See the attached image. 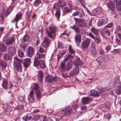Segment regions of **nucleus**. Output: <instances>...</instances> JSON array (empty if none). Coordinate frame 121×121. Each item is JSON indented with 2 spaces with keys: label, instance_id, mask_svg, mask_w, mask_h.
Returning a JSON list of instances; mask_svg holds the SVG:
<instances>
[{
  "label": "nucleus",
  "instance_id": "79ce46f5",
  "mask_svg": "<svg viewBox=\"0 0 121 121\" xmlns=\"http://www.w3.org/2000/svg\"><path fill=\"white\" fill-rule=\"evenodd\" d=\"M29 39L30 38L29 36L27 35H25L22 39V40H23L24 42L29 41Z\"/></svg>",
  "mask_w": 121,
  "mask_h": 121
},
{
  "label": "nucleus",
  "instance_id": "4468645a",
  "mask_svg": "<svg viewBox=\"0 0 121 121\" xmlns=\"http://www.w3.org/2000/svg\"><path fill=\"white\" fill-rule=\"evenodd\" d=\"M15 38L13 37H12L7 39L6 40L5 44L8 45L12 44L15 41Z\"/></svg>",
  "mask_w": 121,
  "mask_h": 121
},
{
  "label": "nucleus",
  "instance_id": "412c9836",
  "mask_svg": "<svg viewBox=\"0 0 121 121\" xmlns=\"http://www.w3.org/2000/svg\"><path fill=\"white\" fill-rule=\"evenodd\" d=\"M8 81L4 79L1 85L3 88L4 89H7V88Z\"/></svg>",
  "mask_w": 121,
  "mask_h": 121
},
{
  "label": "nucleus",
  "instance_id": "a878e982",
  "mask_svg": "<svg viewBox=\"0 0 121 121\" xmlns=\"http://www.w3.org/2000/svg\"><path fill=\"white\" fill-rule=\"evenodd\" d=\"M101 12V10L99 9H98L94 10L93 11V15L96 16L99 15Z\"/></svg>",
  "mask_w": 121,
  "mask_h": 121
},
{
  "label": "nucleus",
  "instance_id": "49530a36",
  "mask_svg": "<svg viewBox=\"0 0 121 121\" xmlns=\"http://www.w3.org/2000/svg\"><path fill=\"white\" fill-rule=\"evenodd\" d=\"M3 58L4 59L6 60H9L10 57L7 54H4L3 55Z\"/></svg>",
  "mask_w": 121,
  "mask_h": 121
},
{
  "label": "nucleus",
  "instance_id": "4d7b16f0",
  "mask_svg": "<svg viewBox=\"0 0 121 121\" xmlns=\"http://www.w3.org/2000/svg\"><path fill=\"white\" fill-rule=\"evenodd\" d=\"M91 51L93 53L96 52V48L95 47H91Z\"/></svg>",
  "mask_w": 121,
  "mask_h": 121
},
{
  "label": "nucleus",
  "instance_id": "20e7f679",
  "mask_svg": "<svg viewBox=\"0 0 121 121\" xmlns=\"http://www.w3.org/2000/svg\"><path fill=\"white\" fill-rule=\"evenodd\" d=\"M91 40L88 38L84 39L82 43V47L84 49H87L89 46Z\"/></svg>",
  "mask_w": 121,
  "mask_h": 121
},
{
  "label": "nucleus",
  "instance_id": "b1692460",
  "mask_svg": "<svg viewBox=\"0 0 121 121\" xmlns=\"http://www.w3.org/2000/svg\"><path fill=\"white\" fill-rule=\"evenodd\" d=\"M70 27L72 29L74 30L77 33H78L80 31V29L79 27L77 26L74 25L72 26H70Z\"/></svg>",
  "mask_w": 121,
  "mask_h": 121
},
{
  "label": "nucleus",
  "instance_id": "5fc2aeb1",
  "mask_svg": "<svg viewBox=\"0 0 121 121\" xmlns=\"http://www.w3.org/2000/svg\"><path fill=\"white\" fill-rule=\"evenodd\" d=\"M111 47L110 45H108L105 48V49L106 52H108L111 49Z\"/></svg>",
  "mask_w": 121,
  "mask_h": 121
},
{
  "label": "nucleus",
  "instance_id": "338daca9",
  "mask_svg": "<svg viewBox=\"0 0 121 121\" xmlns=\"http://www.w3.org/2000/svg\"><path fill=\"white\" fill-rule=\"evenodd\" d=\"M36 15L35 13H34L33 15L32 16V19H35L36 18Z\"/></svg>",
  "mask_w": 121,
  "mask_h": 121
},
{
  "label": "nucleus",
  "instance_id": "c03bdc74",
  "mask_svg": "<svg viewBox=\"0 0 121 121\" xmlns=\"http://www.w3.org/2000/svg\"><path fill=\"white\" fill-rule=\"evenodd\" d=\"M116 92L118 95H120L121 94V91L120 86H119L117 88L116 90Z\"/></svg>",
  "mask_w": 121,
  "mask_h": 121
},
{
  "label": "nucleus",
  "instance_id": "ddd939ff",
  "mask_svg": "<svg viewBox=\"0 0 121 121\" xmlns=\"http://www.w3.org/2000/svg\"><path fill=\"white\" fill-rule=\"evenodd\" d=\"M8 51L9 53L12 56L14 55L16 52V49L12 47H10L8 48Z\"/></svg>",
  "mask_w": 121,
  "mask_h": 121
},
{
  "label": "nucleus",
  "instance_id": "aec40b11",
  "mask_svg": "<svg viewBox=\"0 0 121 121\" xmlns=\"http://www.w3.org/2000/svg\"><path fill=\"white\" fill-rule=\"evenodd\" d=\"M49 30L48 31L52 33H55L56 30V28L55 26L53 24H51L50 26L49 27Z\"/></svg>",
  "mask_w": 121,
  "mask_h": 121
},
{
  "label": "nucleus",
  "instance_id": "a18cd8bd",
  "mask_svg": "<svg viewBox=\"0 0 121 121\" xmlns=\"http://www.w3.org/2000/svg\"><path fill=\"white\" fill-rule=\"evenodd\" d=\"M39 51L40 53H42L44 52H45L46 53L47 50H45L42 47H40L39 48Z\"/></svg>",
  "mask_w": 121,
  "mask_h": 121
},
{
  "label": "nucleus",
  "instance_id": "864d4df0",
  "mask_svg": "<svg viewBox=\"0 0 121 121\" xmlns=\"http://www.w3.org/2000/svg\"><path fill=\"white\" fill-rule=\"evenodd\" d=\"M32 117L31 116L29 117L28 116H26L24 120L25 121H27L31 120L32 119Z\"/></svg>",
  "mask_w": 121,
  "mask_h": 121
},
{
  "label": "nucleus",
  "instance_id": "4c0bfd02",
  "mask_svg": "<svg viewBox=\"0 0 121 121\" xmlns=\"http://www.w3.org/2000/svg\"><path fill=\"white\" fill-rule=\"evenodd\" d=\"M18 55L20 57H22L24 55V53L21 50L18 49L17 51Z\"/></svg>",
  "mask_w": 121,
  "mask_h": 121
},
{
  "label": "nucleus",
  "instance_id": "f8f14e48",
  "mask_svg": "<svg viewBox=\"0 0 121 121\" xmlns=\"http://www.w3.org/2000/svg\"><path fill=\"white\" fill-rule=\"evenodd\" d=\"M88 95L94 97L98 96L99 95V93L98 91L96 90H92L91 91L88 93Z\"/></svg>",
  "mask_w": 121,
  "mask_h": 121
},
{
  "label": "nucleus",
  "instance_id": "bf43d9fd",
  "mask_svg": "<svg viewBox=\"0 0 121 121\" xmlns=\"http://www.w3.org/2000/svg\"><path fill=\"white\" fill-rule=\"evenodd\" d=\"M69 52L71 54H73L74 52L72 48V47L71 46H69Z\"/></svg>",
  "mask_w": 121,
  "mask_h": 121
},
{
  "label": "nucleus",
  "instance_id": "e433bc0d",
  "mask_svg": "<svg viewBox=\"0 0 121 121\" xmlns=\"http://www.w3.org/2000/svg\"><path fill=\"white\" fill-rule=\"evenodd\" d=\"M41 3V0H35L33 3L35 7L39 6L40 4Z\"/></svg>",
  "mask_w": 121,
  "mask_h": 121
},
{
  "label": "nucleus",
  "instance_id": "2f4dec72",
  "mask_svg": "<svg viewBox=\"0 0 121 121\" xmlns=\"http://www.w3.org/2000/svg\"><path fill=\"white\" fill-rule=\"evenodd\" d=\"M39 65L41 68H44L46 67V65L44 61L42 60H41L39 61Z\"/></svg>",
  "mask_w": 121,
  "mask_h": 121
},
{
  "label": "nucleus",
  "instance_id": "58836bf2",
  "mask_svg": "<svg viewBox=\"0 0 121 121\" xmlns=\"http://www.w3.org/2000/svg\"><path fill=\"white\" fill-rule=\"evenodd\" d=\"M34 65L35 66H37L39 65V61L35 57L34 62Z\"/></svg>",
  "mask_w": 121,
  "mask_h": 121
},
{
  "label": "nucleus",
  "instance_id": "7c9ffc66",
  "mask_svg": "<svg viewBox=\"0 0 121 121\" xmlns=\"http://www.w3.org/2000/svg\"><path fill=\"white\" fill-rule=\"evenodd\" d=\"M66 4V3L65 2L59 1L58 2L57 6L62 7L65 6Z\"/></svg>",
  "mask_w": 121,
  "mask_h": 121
},
{
  "label": "nucleus",
  "instance_id": "de8ad7c7",
  "mask_svg": "<svg viewBox=\"0 0 121 121\" xmlns=\"http://www.w3.org/2000/svg\"><path fill=\"white\" fill-rule=\"evenodd\" d=\"M34 86L33 88L35 91H36L39 90H38L39 88V86L38 84H34Z\"/></svg>",
  "mask_w": 121,
  "mask_h": 121
},
{
  "label": "nucleus",
  "instance_id": "6ab92c4d",
  "mask_svg": "<svg viewBox=\"0 0 121 121\" xmlns=\"http://www.w3.org/2000/svg\"><path fill=\"white\" fill-rule=\"evenodd\" d=\"M107 4L108 7H109L112 11H113L115 8V5L111 1H109V2H108Z\"/></svg>",
  "mask_w": 121,
  "mask_h": 121
},
{
  "label": "nucleus",
  "instance_id": "f3484780",
  "mask_svg": "<svg viewBox=\"0 0 121 121\" xmlns=\"http://www.w3.org/2000/svg\"><path fill=\"white\" fill-rule=\"evenodd\" d=\"M40 118H41L42 119V121H46V118L44 116H42L39 115L35 116L33 118V119L35 121H36L38 120Z\"/></svg>",
  "mask_w": 121,
  "mask_h": 121
},
{
  "label": "nucleus",
  "instance_id": "c756f323",
  "mask_svg": "<svg viewBox=\"0 0 121 121\" xmlns=\"http://www.w3.org/2000/svg\"><path fill=\"white\" fill-rule=\"evenodd\" d=\"M60 11L59 9H57L55 15L57 18L58 21H59V18L60 15Z\"/></svg>",
  "mask_w": 121,
  "mask_h": 121
},
{
  "label": "nucleus",
  "instance_id": "a211bd4d",
  "mask_svg": "<svg viewBox=\"0 0 121 121\" xmlns=\"http://www.w3.org/2000/svg\"><path fill=\"white\" fill-rule=\"evenodd\" d=\"M25 61L23 63V65L25 67L27 68L30 65L31 59L30 58H26L24 59Z\"/></svg>",
  "mask_w": 121,
  "mask_h": 121
},
{
  "label": "nucleus",
  "instance_id": "052dcab7",
  "mask_svg": "<svg viewBox=\"0 0 121 121\" xmlns=\"http://www.w3.org/2000/svg\"><path fill=\"white\" fill-rule=\"evenodd\" d=\"M101 106V107H103L104 108L106 107L107 108H109L110 107V105L109 104L108 106H107L105 104H104L102 105Z\"/></svg>",
  "mask_w": 121,
  "mask_h": 121
},
{
  "label": "nucleus",
  "instance_id": "f257e3e1",
  "mask_svg": "<svg viewBox=\"0 0 121 121\" xmlns=\"http://www.w3.org/2000/svg\"><path fill=\"white\" fill-rule=\"evenodd\" d=\"M22 60L18 58L17 56L14 57L13 64L15 69L19 72L22 71Z\"/></svg>",
  "mask_w": 121,
  "mask_h": 121
},
{
  "label": "nucleus",
  "instance_id": "13d9d810",
  "mask_svg": "<svg viewBox=\"0 0 121 121\" xmlns=\"http://www.w3.org/2000/svg\"><path fill=\"white\" fill-rule=\"evenodd\" d=\"M0 65L3 67H5L6 66V65L5 62H4L3 60L0 61Z\"/></svg>",
  "mask_w": 121,
  "mask_h": 121
},
{
  "label": "nucleus",
  "instance_id": "c85d7f7f",
  "mask_svg": "<svg viewBox=\"0 0 121 121\" xmlns=\"http://www.w3.org/2000/svg\"><path fill=\"white\" fill-rule=\"evenodd\" d=\"M35 94L38 99H39L41 97L42 94L39 90H38V91H36Z\"/></svg>",
  "mask_w": 121,
  "mask_h": 121
},
{
  "label": "nucleus",
  "instance_id": "39448f33",
  "mask_svg": "<svg viewBox=\"0 0 121 121\" xmlns=\"http://www.w3.org/2000/svg\"><path fill=\"white\" fill-rule=\"evenodd\" d=\"M108 22V19L107 18H104L100 19L99 20L98 25V26H100L106 25Z\"/></svg>",
  "mask_w": 121,
  "mask_h": 121
},
{
  "label": "nucleus",
  "instance_id": "dca6fc26",
  "mask_svg": "<svg viewBox=\"0 0 121 121\" xmlns=\"http://www.w3.org/2000/svg\"><path fill=\"white\" fill-rule=\"evenodd\" d=\"M79 68H78L75 67L74 69L69 73L70 76H72L74 75H77L79 72Z\"/></svg>",
  "mask_w": 121,
  "mask_h": 121
},
{
  "label": "nucleus",
  "instance_id": "37998d69",
  "mask_svg": "<svg viewBox=\"0 0 121 121\" xmlns=\"http://www.w3.org/2000/svg\"><path fill=\"white\" fill-rule=\"evenodd\" d=\"M120 52V49H115L111 52L113 54H115L117 53H119Z\"/></svg>",
  "mask_w": 121,
  "mask_h": 121
},
{
  "label": "nucleus",
  "instance_id": "5701e85b",
  "mask_svg": "<svg viewBox=\"0 0 121 121\" xmlns=\"http://www.w3.org/2000/svg\"><path fill=\"white\" fill-rule=\"evenodd\" d=\"M45 54H42L39 52H37L36 54V56L35 57L37 59H40L44 57Z\"/></svg>",
  "mask_w": 121,
  "mask_h": 121
},
{
  "label": "nucleus",
  "instance_id": "ea45409f",
  "mask_svg": "<svg viewBox=\"0 0 121 121\" xmlns=\"http://www.w3.org/2000/svg\"><path fill=\"white\" fill-rule=\"evenodd\" d=\"M6 108L7 112H10L12 111L13 107L10 106L9 104H8L7 105Z\"/></svg>",
  "mask_w": 121,
  "mask_h": 121
},
{
  "label": "nucleus",
  "instance_id": "bb28decb",
  "mask_svg": "<svg viewBox=\"0 0 121 121\" xmlns=\"http://www.w3.org/2000/svg\"><path fill=\"white\" fill-rule=\"evenodd\" d=\"M38 76L39 78V81L40 82H41L43 79V74L42 71H39L38 72Z\"/></svg>",
  "mask_w": 121,
  "mask_h": 121
},
{
  "label": "nucleus",
  "instance_id": "4be33fe9",
  "mask_svg": "<svg viewBox=\"0 0 121 121\" xmlns=\"http://www.w3.org/2000/svg\"><path fill=\"white\" fill-rule=\"evenodd\" d=\"M46 33L47 35L51 38L53 39L55 37V33H52V32L48 31L47 30Z\"/></svg>",
  "mask_w": 121,
  "mask_h": 121
},
{
  "label": "nucleus",
  "instance_id": "8fccbe9b",
  "mask_svg": "<svg viewBox=\"0 0 121 121\" xmlns=\"http://www.w3.org/2000/svg\"><path fill=\"white\" fill-rule=\"evenodd\" d=\"M111 115L109 113L105 115L104 116V118H107L109 120L111 118Z\"/></svg>",
  "mask_w": 121,
  "mask_h": 121
},
{
  "label": "nucleus",
  "instance_id": "2eb2a0df",
  "mask_svg": "<svg viewBox=\"0 0 121 121\" xmlns=\"http://www.w3.org/2000/svg\"><path fill=\"white\" fill-rule=\"evenodd\" d=\"M73 64L76 68H78L79 65H81L82 64V61L80 60L79 58H78L74 61Z\"/></svg>",
  "mask_w": 121,
  "mask_h": 121
},
{
  "label": "nucleus",
  "instance_id": "09e8293b",
  "mask_svg": "<svg viewBox=\"0 0 121 121\" xmlns=\"http://www.w3.org/2000/svg\"><path fill=\"white\" fill-rule=\"evenodd\" d=\"M113 23L112 22H111L107 25L105 26V28H110L112 27L113 26Z\"/></svg>",
  "mask_w": 121,
  "mask_h": 121
},
{
  "label": "nucleus",
  "instance_id": "9b49d317",
  "mask_svg": "<svg viewBox=\"0 0 121 121\" xmlns=\"http://www.w3.org/2000/svg\"><path fill=\"white\" fill-rule=\"evenodd\" d=\"M45 80L46 81L49 82L52 81H55L57 80L56 78L55 77H52L49 75H47L45 78Z\"/></svg>",
  "mask_w": 121,
  "mask_h": 121
},
{
  "label": "nucleus",
  "instance_id": "473e14b6",
  "mask_svg": "<svg viewBox=\"0 0 121 121\" xmlns=\"http://www.w3.org/2000/svg\"><path fill=\"white\" fill-rule=\"evenodd\" d=\"M29 96L32 98L33 100H35V98L34 97V90H32L30 91L29 95Z\"/></svg>",
  "mask_w": 121,
  "mask_h": 121
},
{
  "label": "nucleus",
  "instance_id": "774afa93",
  "mask_svg": "<svg viewBox=\"0 0 121 121\" xmlns=\"http://www.w3.org/2000/svg\"><path fill=\"white\" fill-rule=\"evenodd\" d=\"M105 34L109 36L110 35V33L109 30H106L105 32Z\"/></svg>",
  "mask_w": 121,
  "mask_h": 121
},
{
  "label": "nucleus",
  "instance_id": "0eeeda50",
  "mask_svg": "<svg viewBox=\"0 0 121 121\" xmlns=\"http://www.w3.org/2000/svg\"><path fill=\"white\" fill-rule=\"evenodd\" d=\"M13 10V8L12 6L10 5L9 7L6 9V12H4L2 15L1 16L2 19H3V17L5 16H7Z\"/></svg>",
  "mask_w": 121,
  "mask_h": 121
},
{
  "label": "nucleus",
  "instance_id": "a19ab883",
  "mask_svg": "<svg viewBox=\"0 0 121 121\" xmlns=\"http://www.w3.org/2000/svg\"><path fill=\"white\" fill-rule=\"evenodd\" d=\"M117 9L119 11L121 10V2H118L116 4Z\"/></svg>",
  "mask_w": 121,
  "mask_h": 121
},
{
  "label": "nucleus",
  "instance_id": "7ed1b4c3",
  "mask_svg": "<svg viewBox=\"0 0 121 121\" xmlns=\"http://www.w3.org/2000/svg\"><path fill=\"white\" fill-rule=\"evenodd\" d=\"M74 19L75 21L76 24L79 27H83L85 26L86 23L85 22V20L82 18H79L74 17Z\"/></svg>",
  "mask_w": 121,
  "mask_h": 121
},
{
  "label": "nucleus",
  "instance_id": "72a5a7b5",
  "mask_svg": "<svg viewBox=\"0 0 121 121\" xmlns=\"http://www.w3.org/2000/svg\"><path fill=\"white\" fill-rule=\"evenodd\" d=\"M6 46L4 45L0 44V51L2 52L6 51Z\"/></svg>",
  "mask_w": 121,
  "mask_h": 121
},
{
  "label": "nucleus",
  "instance_id": "e2e57ef3",
  "mask_svg": "<svg viewBox=\"0 0 121 121\" xmlns=\"http://www.w3.org/2000/svg\"><path fill=\"white\" fill-rule=\"evenodd\" d=\"M99 53L101 55H103L104 54V50L102 48L99 50Z\"/></svg>",
  "mask_w": 121,
  "mask_h": 121
},
{
  "label": "nucleus",
  "instance_id": "6e6552de",
  "mask_svg": "<svg viewBox=\"0 0 121 121\" xmlns=\"http://www.w3.org/2000/svg\"><path fill=\"white\" fill-rule=\"evenodd\" d=\"M92 100V99L89 97H83L82 99V103L84 105L89 104Z\"/></svg>",
  "mask_w": 121,
  "mask_h": 121
},
{
  "label": "nucleus",
  "instance_id": "9d476101",
  "mask_svg": "<svg viewBox=\"0 0 121 121\" xmlns=\"http://www.w3.org/2000/svg\"><path fill=\"white\" fill-rule=\"evenodd\" d=\"M22 16V14L21 13H17L12 22H15L17 23L21 19Z\"/></svg>",
  "mask_w": 121,
  "mask_h": 121
},
{
  "label": "nucleus",
  "instance_id": "603ef678",
  "mask_svg": "<svg viewBox=\"0 0 121 121\" xmlns=\"http://www.w3.org/2000/svg\"><path fill=\"white\" fill-rule=\"evenodd\" d=\"M79 11H76L74 12L72 14V16L73 17H75L78 16L79 15Z\"/></svg>",
  "mask_w": 121,
  "mask_h": 121
},
{
  "label": "nucleus",
  "instance_id": "f704fd0d",
  "mask_svg": "<svg viewBox=\"0 0 121 121\" xmlns=\"http://www.w3.org/2000/svg\"><path fill=\"white\" fill-rule=\"evenodd\" d=\"M92 32L95 35H97L99 34L98 30L95 29L93 27H92L91 28Z\"/></svg>",
  "mask_w": 121,
  "mask_h": 121
},
{
  "label": "nucleus",
  "instance_id": "f03ea898",
  "mask_svg": "<svg viewBox=\"0 0 121 121\" xmlns=\"http://www.w3.org/2000/svg\"><path fill=\"white\" fill-rule=\"evenodd\" d=\"M72 62V61H71L69 62H68L66 66H65V62L64 61L62 62L61 63L60 67L61 70L62 71L65 70L69 71L72 67V65L71 64Z\"/></svg>",
  "mask_w": 121,
  "mask_h": 121
},
{
  "label": "nucleus",
  "instance_id": "cd10ccee",
  "mask_svg": "<svg viewBox=\"0 0 121 121\" xmlns=\"http://www.w3.org/2000/svg\"><path fill=\"white\" fill-rule=\"evenodd\" d=\"M73 57V56L69 55H67L66 56V57L64 59V60L66 62L68 60H71Z\"/></svg>",
  "mask_w": 121,
  "mask_h": 121
},
{
  "label": "nucleus",
  "instance_id": "69168bd1",
  "mask_svg": "<svg viewBox=\"0 0 121 121\" xmlns=\"http://www.w3.org/2000/svg\"><path fill=\"white\" fill-rule=\"evenodd\" d=\"M37 39L36 41V46H37L39 44V42H40V41L39 40V39H38V37H37Z\"/></svg>",
  "mask_w": 121,
  "mask_h": 121
},
{
  "label": "nucleus",
  "instance_id": "680f3d73",
  "mask_svg": "<svg viewBox=\"0 0 121 121\" xmlns=\"http://www.w3.org/2000/svg\"><path fill=\"white\" fill-rule=\"evenodd\" d=\"M88 35L89 36L91 37L92 39H94L95 38V36L91 32L89 33Z\"/></svg>",
  "mask_w": 121,
  "mask_h": 121
},
{
  "label": "nucleus",
  "instance_id": "6e6d98bb",
  "mask_svg": "<svg viewBox=\"0 0 121 121\" xmlns=\"http://www.w3.org/2000/svg\"><path fill=\"white\" fill-rule=\"evenodd\" d=\"M115 41L116 43L118 45H120L121 44V42L117 38L116 39Z\"/></svg>",
  "mask_w": 121,
  "mask_h": 121
},
{
  "label": "nucleus",
  "instance_id": "393cba45",
  "mask_svg": "<svg viewBox=\"0 0 121 121\" xmlns=\"http://www.w3.org/2000/svg\"><path fill=\"white\" fill-rule=\"evenodd\" d=\"M81 37L80 35H76L74 39L75 42L77 43L78 42L80 43L81 41Z\"/></svg>",
  "mask_w": 121,
  "mask_h": 121
},
{
  "label": "nucleus",
  "instance_id": "0e129e2a",
  "mask_svg": "<svg viewBox=\"0 0 121 121\" xmlns=\"http://www.w3.org/2000/svg\"><path fill=\"white\" fill-rule=\"evenodd\" d=\"M21 48L23 51H25V47L24 45H21Z\"/></svg>",
  "mask_w": 121,
  "mask_h": 121
},
{
  "label": "nucleus",
  "instance_id": "423d86ee",
  "mask_svg": "<svg viewBox=\"0 0 121 121\" xmlns=\"http://www.w3.org/2000/svg\"><path fill=\"white\" fill-rule=\"evenodd\" d=\"M50 41L48 38L45 37L44 39V41L42 42V45L45 48H47L49 46Z\"/></svg>",
  "mask_w": 121,
  "mask_h": 121
},
{
  "label": "nucleus",
  "instance_id": "3c124183",
  "mask_svg": "<svg viewBox=\"0 0 121 121\" xmlns=\"http://www.w3.org/2000/svg\"><path fill=\"white\" fill-rule=\"evenodd\" d=\"M94 39H95V41L97 42L98 43L101 41L100 39L98 37H95V38Z\"/></svg>",
  "mask_w": 121,
  "mask_h": 121
},
{
  "label": "nucleus",
  "instance_id": "1a4fd4ad",
  "mask_svg": "<svg viewBox=\"0 0 121 121\" xmlns=\"http://www.w3.org/2000/svg\"><path fill=\"white\" fill-rule=\"evenodd\" d=\"M35 51L31 47H29L27 55L29 57H31L34 54Z\"/></svg>",
  "mask_w": 121,
  "mask_h": 121
},
{
  "label": "nucleus",
  "instance_id": "c9c22d12",
  "mask_svg": "<svg viewBox=\"0 0 121 121\" xmlns=\"http://www.w3.org/2000/svg\"><path fill=\"white\" fill-rule=\"evenodd\" d=\"M64 13L66 14L67 13L69 12H71L70 10L67 7H65L63 10Z\"/></svg>",
  "mask_w": 121,
  "mask_h": 121
}]
</instances>
